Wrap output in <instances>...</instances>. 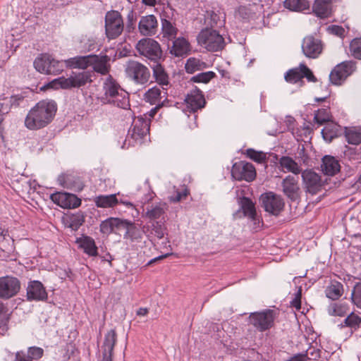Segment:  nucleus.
I'll use <instances>...</instances> for the list:
<instances>
[{"label": "nucleus", "instance_id": "4468645a", "mask_svg": "<svg viewBox=\"0 0 361 361\" xmlns=\"http://www.w3.org/2000/svg\"><path fill=\"white\" fill-rule=\"evenodd\" d=\"M323 43L321 39L312 36H306L302 42V51L309 59H317L322 54Z\"/></svg>", "mask_w": 361, "mask_h": 361}, {"label": "nucleus", "instance_id": "b1692460", "mask_svg": "<svg viewBox=\"0 0 361 361\" xmlns=\"http://www.w3.org/2000/svg\"><path fill=\"white\" fill-rule=\"evenodd\" d=\"M166 92L162 91L159 87L155 86L149 89L145 94L144 98L147 102L152 105L160 106L163 100L166 99Z\"/></svg>", "mask_w": 361, "mask_h": 361}, {"label": "nucleus", "instance_id": "1a4fd4ad", "mask_svg": "<svg viewBox=\"0 0 361 361\" xmlns=\"http://www.w3.org/2000/svg\"><path fill=\"white\" fill-rule=\"evenodd\" d=\"M149 132V121L142 117L135 118L132 124V128L129 130L128 137L133 140V142H129L130 145L135 143H142V140L147 136Z\"/></svg>", "mask_w": 361, "mask_h": 361}, {"label": "nucleus", "instance_id": "2eb2a0df", "mask_svg": "<svg viewBox=\"0 0 361 361\" xmlns=\"http://www.w3.org/2000/svg\"><path fill=\"white\" fill-rule=\"evenodd\" d=\"M128 228V233L135 230L133 228L131 221L118 218L111 217L102 221L100 224V231L105 235L111 233L115 228Z\"/></svg>", "mask_w": 361, "mask_h": 361}, {"label": "nucleus", "instance_id": "7c9ffc66", "mask_svg": "<svg viewBox=\"0 0 361 361\" xmlns=\"http://www.w3.org/2000/svg\"><path fill=\"white\" fill-rule=\"evenodd\" d=\"M190 51V44L183 37H178L173 42V46L170 50L171 54L175 56H183Z\"/></svg>", "mask_w": 361, "mask_h": 361}, {"label": "nucleus", "instance_id": "6e6552de", "mask_svg": "<svg viewBox=\"0 0 361 361\" xmlns=\"http://www.w3.org/2000/svg\"><path fill=\"white\" fill-rule=\"evenodd\" d=\"M260 201L264 210L274 216L279 215L285 205L283 198L273 192L262 194Z\"/></svg>", "mask_w": 361, "mask_h": 361}, {"label": "nucleus", "instance_id": "6e6d98bb", "mask_svg": "<svg viewBox=\"0 0 361 361\" xmlns=\"http://www.w3.org/2000/svg\"><path fill=\"white\" fill-rule=\"evenodd\" d=\"M152 230L154 232L155 235L161 239L166 233V228L164 222L156 221L152 224Z\"/></svg>", "mask_w": 361, "mask_h": 361}, {"label": "nucleus", "instance_id": "09e8293b", "mask_svg": "<svg viewBox=\"0 0 361 361\" xmlns=\"http://www.w3.org/2000/svg\"><path fill=\"white\" fill-rule=\"evenodd\" d=\"M68 82L66 80V78L59 77L58 78L54 79L47 84L44 86V88L46 89H68L67 84Z\"/></svg>", "mask_w": 361, "mask_h": 361}, {"label": "nucleus", "instance_id": "0eeeda50", "mask_svg": "<svg viewBox=\"0 0 361 361\" xmlns=\"http://www.w3.org/2000/svg\"><path fill=\"white\" fill-rule=\"evenodd\" d=\"M274 319L275 313L271 310L253 312L249 316L250 323L259 331H265L271 328Z\"/></svg>", "mask_w": 361, "mask_h": 361}, {"label": "nucleus", "instance_id": "37998d69", "mask_svg": "<svg viewBox=\"0 0 361 361\" xmlns=\"http://www.w3.org/2000/svg\"><path fill=\"white\" fill-rule=\"evenodd\" d=\"M245 154L252 161L262 164L266 162L267 155L262 151H256L254 149L250 148L246 149Z\"/></svg>", "mask_w": 361, "mask_h": 361}, {"label": "nucleus", "instance_id": "c9c22d12", "mask_svg": "<svg viewBox=\"0 0 361 361\" xmlns=\"http://www.w3.org/2000/svg\"><path fill=\"white\" fill-rule=\"evenodd\" d=\"M208 67L207 63L202 61V60L195 58L190 57L189 58L185 63V68L188 73L192 74L196 71H202L206 69Z\"/></svg>", "mask_w": 361, "mask_h": 361}, {"label": "nucleus", "instance_id": "412c9836", "mask_svg": "<svg viewBox=\"0 0 361 361\" xmlns=\"http://www.w3.org/2000/svg\"><path fill=\"white\" fill-rule=\"evenodd\" d=\"M47 298V293L42 283L38 281H31L27 288V299L30 301L44 300Z\"/></svg>", "mask_w": 361, "mask_h": 361}, {"label": "nucleus", "instance_id": "69168bd1", "mask_svg": "<svg viewBox=\"0 0 361 361\" xmlns=\"http://www.w3.org/2000/svg\"><path fill=\"white\" fill-rule=\"evenodd\" d=\"M302 79L306 78L310 82H316L317 78L310 69L305 64H300Z\"/></svg>", "mask_w": 361, "mask_h": 361}, {"label": "nucleus", "instance_id": "e433bc0d", "mask_svg": "<svg viewBox=\"0 0 361 361\" xmlns=\"http://www.w3.org/2000/svg\"><path fill=\"white\" fill-rule=\"evenodd\" d=\"M283 6L290 11L301 12L310 8V3L307 0H285Z\"/></svg>", "mask_w": 361, "mask_h": 361}, {"label": "nucleus", "instance_id": "4d7b16f0", "mask_svg": "<svg viewBox=\"0 0 361 361\" xmlns=\"http://www.w3.org/2000/svg\"><path fill=\"white\" fill-rule=\"evenodd\" d=\"M84 223V218L81 215H73L69 219V227L73 230L77 231L80 226Z\"/></svg>", "mask_w": 361, "mask_h": 361}, {"label": "nucleus", "instance_id": "a878e982", "mask_svg": "<svg viewBox=\"0 0 361 361\" xmlns=\"http://www.w3.org/2000/svg\"><path fill=\"white\" fill-rule=\"evenodd\" d=\"M109 61V59L106 55H91L90 66H92L93 70L95 72H97L102 75H106V73H108L109 70V65L108 64Z\"/></svg>", "mask_w": 361, "mask_h": 361}, {"label": "nucleus", "instance_id": "0e129e2a", "mask_svg": "<svg viewBox=\"0 0 361 361\" xmlns=\"http://www.w3.org/2000/svg\"><path fill=\"white\" fill-rule=\"evenodd\" d=\"M188 194V190L187 188H183L181 191H176L174 195L170 196L169 200L173 203L178 202L182 200L185 199Z\"/></svg>", "mask_w": 361, "mask_h": 361}, {"label": "nucleus", "instance_id": "a211bd4d", "mask_svg": "<svg viewBox=\"0 0 361 361\" xmlns=\"http://www.w3.org/2000/svg\"><path fill=\"white\" fill-rule=\"evenodd\" d=\"M187 107L191 111L195 112L204 106L205 99L204 95L199 89L195 87L188 93L185 99Z\"/></svg>", "mask_w": 361, "mask_h": 361}, {"label": "nucleus", "instance_id": "5fc2aeb1", "mask_svg": "<svg viewBox=\"0 0 361 361\" xmlns=\"http://www.w3.org/2000/svg\"><path fill=\"white\" fill-rule=\"evenodd\" d=\"M351 298L353 302L358 307L361 308V283H357L353 290Z\"/></svg>", "mask_w": 361, "mask_h": 361}, {"label": "nucleus", "instance_id": "864d4df0", "mask_svg": "<svg viewBox=\"0 0 361 361\" xmlns=\"http://www.w3.org/2000/svg\"><path fill=\"white\" fill-rule=\"evenodd\" d=\"M350 51L353 55L357 58L361 59V38L354 39L350 44Z\"/></svg>", "mask_w": 361, "mask_h": 361}, {"label": "nucleus", "instance_id": "680f3d73", "mask_svg": "<svg viewBox=\"0 0 361 361\" xmlns=\"http://www.w3.org/2000/svg\"><path fill=\"white\" fill-rule=\"evenodd\" d=\"M25 97L21 94H18L15 95H12L8 99H7V102L11 106V109L13 107H18L23 102Z\"/></svg>", "mask_w": 361, "mask_h": 361}, {"label": "nucleus", "instance_id": "c756f323", "mask_svg": "<svg viewBox=\"0 0 361 361\" xmlns=\"http://www.w3.org/2000/svg\"><path fill=\"white\" fill-rule=\"evenodd\" d=\"M240 204L244 215L255 221V224H256V221H257L258 227H259L260 221L259 219L257 218L255 207L252 200L248 197H244L240 199Z\"/></svg>", "mask_w": 361, "mask_h": 361}, {"label": "nucleus", "instance_id": "ea45409f", "mask_svg": "<svg viewBox=\"0 0 361 361\" xmlns=\"http://www.w3.org/2000/svg\"><path fill=\"white\" fill-rule=\"evenodd\" d=\"M161 30L163 37L168 39H173L178 33V29L173 25V23L166 20H161Z\"/></svg>", "mask_w": 361, "mask_h": 361}, {"label": "nucleus", "instance_id": "a18cd8bd", "mask_svg": "<svg viewBox=\"0 0 361 361\" xmlns=\"http://www.w3.org/2000/svg\"><path fill=\"white\" fill-rule=\"evenodd\" d=\"M216 76V75L214 72L207 71L198 73L192 76L190 79V81L193 82H202L207 84Z\"/></svg>", "mask_w": 361, "mask_h": 361}, {"label": "nucleus", "instance_id": "c03bdc74", "mask_svg": "<svg viewBox=\"0 0 361 361\" xmlns=\"http://www.w3.org/2000/svg\"><path fill=\"white\" fill-rule=\"evenodd\" d=\"M285 80L290 83H297L302 80L300 65L298 68L289 70L285 74Z\"/></svg>", "mask_w": 361, "mask_h": 361}, {"label": "nucleus", "instance_id": "3c124183", "mask_svg": "<svg viewBox=\"0 0 361 361\" xmlns=\"http://www.w3.org/2000/svg\"><path fill=\"white\" fill-rule=\"evenodd\" d=\"M68 197V192H58L51 195V200L57 205L62 208H66L67 204V199Z\"/></svg>", "mask_w": 361, "mask_h": 361}, {"label": "nucleus", "instance_id": "49530a36", "mask_svg": "<svg viewBox=\"0 0 361 361\" xmlns=\"http://www.w3.org/2000/svg\"><path fill=\"white\" fill-rule=\"evenodd\" d=\"M81 44L80 48L87 51H91L97 48L96 39L94 37H87V36L82 35L80 39Z\"/></svg>", "mask_w": 361, "mask_h": 361}, {"label": "nucleus", "instance_id": "20e7f679", "mask_svg": "<svg viewBox=\"0 0 361 361\" xmlns=\"http://www.w3.org/2000/svg\"><path fill=\"white\" fill-rule=\"evenodd\" d=\"M197 42L209 51L221 50L225 45L224 37L217 31L208 28L201 30L197 36Z\"/></svg>", "mask_w": 361, "mask_h": 361}, {"label": "nucleus", "instance_id": "13d9d810", "mask_svg": "<svg viewBox=\"0 0 361 361\" xmlns=\"http://www.w3.org/2000/svg\"><path fill=\"white\" fill-rule=\"evenodd\" d=\"M316 123L322 125L329 121V114L326 109H319L314 117Z\"/></svg>", "mask_w": 361, "mask_h": 361}, {"label": "nucleus", "instance_id": "8fccbe9b", "mask_svg": "<svg viewBox=\"0 0 361 361\" xmlns=\"http://www.w3.org/2000/svg\"><path fill=\"white\" fill-rule=\"evenodd\" d=\"M361 324V317L351 313L344 320V325L341 324V326H348L351 329H356Z\"/></svg>", "mask_w": 361, "mask_h": 361}, {"label": "nucleus", "instance_id": "423d86ee", "mask_svg": "<svg viewBox=\"0 0 361 361\" xmlns=\"http://www.w3.org/2000/svg\"><path fill=\"white\" fill-rule=\"evenodd\" d=\"M123 27V18L118 11L107 12L105 16V32L109 39L118 37L122 33Z\"/></svg>", "mask_w": 361, "mask_h": 361}, {"label": "nucleus", "instance_id": "72a5a7b5", "mask_svg": "<svg viewBox=\"0 0 361 361\" xmlns=\"http://www.w3.org/2000/svg\"><path fill=\"white\" fill-rule=\"evenodd\" d=\"M151 67L153 70V76L156 82L162 86H167L169 83V76L164 71V68L159 63V61L154 63Z\"/></svg>", "mask_w": 361, "mask_h": 361}, {"label": "nucleus", "instance_id": "bb28decb", "mask_svg": "<svg viewBox=\"0 0 361 361\" xmlns=\"http://www.w3.org/2000/svg\"><path fill=\"white\" fill-rule=\"evenodd\" d=\"M168 209L167 204L164 202H159L146 208L145 217L149 220H156L160 218L164 219V214Z\"/></svg>", "mask_w": 361, "mask_h": 361}, {"label": "nucleus", "instance_id": "bf43d9fd", "mask_svg": "<svg viewBox=\"0 0 361 361\" xmlns=\"http://www.w3.org/2000/svg\"><path fill=\"white\" fill-rule=\"evenodd\" d=\"M304 355L305 361L307 359L316 360L321 356V351L318 348L310 347L309 348L305 353H302Z\"/></svg>", "mask_w": 361, "mask_h": 361}, {"label": "nucleus", "instance_id": "f03ea898", "mask_svg": "<svg viewBox=\"0 0 361 361\" xmlns=\"http://www.w3.org/2000/svg\"><path fill=\"white\" fill-rule=\"evenodd\" d=\"M34 67L37 71L46 75H58L63 71V62L55 59L49 54H42L34 61Z\"/></svg>", "mask_w": 361, "mask_h": 361}, {"label": "nucleus", "instance_id": "7ed1b4c3", "mask_svg": "<svg viewBox=\"0 0 361 361\" xmlns=\"http://www.w3.org/2000/svg\"><path fill=\"white\" fill-rule=\"evenodd\" d=\"M126 77L137 85H145L151 77L149 68L144 64L133 60L128 61L125 65Z\"/></svg>", "mask_w": 361, "mask_h": 361}, {"label": "nucleus", "instance_id": "f3484780", "mask_svg": "<svg viewBox=\"0 0 361 361\" xmlns=\"http://www.w3.org/2000/svg\"><path fill=\"white\" fill-rule=\"evenodd\" d=\"M158 23L154 15L141 17L138 23V30L142 35L152 36L157 32Z\"/></svg>", "mask_w": 361, "mask_h": 361}, {"label": "nucleus", "instance_id": "774afa93", "mask_svg": "<svg viewBox=\"0 0 361 361\" xmlns=\"http://www.w3.org/2000/svg\"><path fill=\"white\" fill-rule=\"evenodd\" d=\"M301 292L302 290L300 288L295 294V297L294 299L290 302L291 306L295 307L296 310H300L301 307Z\"/></svg>", "mask_w": 361, "mask_h": 361}, {"label": "nucleus", "instance_id": "39448f33", "mask_svg": "<svg viewBox=\"0 0 361 361\" xmlns=\"http://www.w3.org/2000/svg\"><path fill=\"white\" fill-rule=\"evenodd\" d=\"M138 53L153 63L160 61L162 51L159 44L152 38H144L138 41L136 44Z\"/></svg>", "mask_w": 361, "mask_h": 361}, {"label": "nucleus", "instance_id": "338daca9", "mask_svg": "<svg viewBox=\"0 0 361 361\" xmlns=\"http://www.w3.org/2000/svg\"><path fill=\"white\" fill-rule=\"evenodd\" d=\"M327 30L330 34L334 35L340 37H343L345 33V30L343 27L336 25H332L329 26L327 27Z\"/></svg>", "mask_w": 361, "mask_h": 361}, {"label": "nucleus", "instance_id": "c85d7f7f", "mask_svg": "<svg viewBox=\"0 0 361 361\" xmlns=\"http://www.w3.org/2000/svg\"><path fill=\"white\" fill-rule=\"evenodd\" d=\"M312 8L317 16L328 18L331 13V0H315Z\"/></svg>", "mask_w": 361, "mask_h": 361}, {"label": "nucleus", "instance_id": "393cba45", "mask_svg": "<svg viewBox=\"0 0 361 361\" xmlns=\"http://www.w3.org/2000/svg\"><path fill=\"white\" fill-rule=\"evenodd\" d=\"M279 167L284 173H292L298 175L302 173L300 166L290 157L283 156L279 160Z\"/></svg>", "mask_w": 361, "mask_h": 361}, {"label": "nucleus", "instance_id": "ddd939ff", "mask_svg": "<svg viewBox=\"0 0 361 361\" xmlns=\"http://www.w3.org/2000/svg\"><path fill=\"white\" fill-rule=\"evenodd\" d=\"M231 176L235 180L250 182L256 177V170L251 163L240 161L233 165Z\"/></svg>", "mask_w": 361, "mask_h": 361}, {"label": "nucleus", "instance_id": "cd10ccee", "mask_svg": "<svg viewBox=\"0 0 361 361\" xmlns=\"http://www.w3.org/2000/svg\"><path fill=\"white\" fill-rule=\"evenodd\" d=\"M321 169L324 174L334 176L340 171V164L334 157L326 155L322 159Z\"/></svg>", "mask_w": 361, "mask_h": 361}, {"label": "nucleus", "instance_id": "5701e85b", "mask_svg": "<svg viewBox=\"0 0 361 361\" xmlns=\"http://www.w3.org/2000/svg\"><path fill=\"white\" fill-rule=\"evenodd\" d=\"M91 73L89 71H82L80 73H73L70 77L66 78L68 83L67 88L80 87L84 86L87 82H91Z\"/></svg>", "mask_w": 361, "mask_h": 361}, {"label": "nucleus", "instance_id": "f704fd0d", "mask_svg": "<svg viewBox=\"0 0 361 361\" xmlns=\"http://www.w3.org/2000/svg\"><path fill=\"white\" fill-rule=\"evenodd\" d=\"M343 293V284L336 281H331L325 290L326 296L333 300H338L340 297H341Z\"/></svg>", "mask_w": 361, "mask_h": 361}, {"label": "nucleus", "instance_id": "9b49d317", "mask_svg": "<svg viewBox=\"0 0 361 361\" xmlns=\"http://www.w3.org/2000/svg\"><path fill=\"white\" fill-rule=\"evenodd\" d=\"M354 71L355 63L353 61H343L331 71L329 75L330 81L334 85H340Z\"/></svg>", "mask_w": 361, "mask_h": 361}, {"label": "nucleus", "instance_id": "f257e3e1", "mask_svg": "<svg viewBox=\"0 0 361 361\" xmlns=\"http://www.w3.org/2000/svg\"><path fill=\"white\" fill-rule=\"evenodd\" d=\"M56 111L55 102L42 100L29 111L25 118V126L31 130L44 128L53 121Z\"/></svg>", "mask_w": 361, "mask_h": 361}, {"label": "nucleus", "instance_id": "473e14b6", "mask_svg": "<svg viewBox=\"0 0 361 361\" xmlns=\"http://www.w3.org/2000/svg\"><path fill=\"white\" fill-rule=\"evenodd\" d=\"M106 104H112L121 109H127L130 106L128 93L123 89L117 92L111 99L107 100Z\"/></svg>", "mask_w": 361, "mask_h": 361}, {"label": "nucleus", "instance_id": "052dcab7", "mask_svg": "<svg viewBox=\"0 0 361 361\" xmlns=\"http://www.w3.org/2000/svg\"><path fill=\"white\" fill-rule=\"evenodd\" d=\"M8 309L6 306L0 301V328L4 327L8 321Z\"/></svg>", "mask_w": 361, "mask_h": 361}, {"label": "nucleus", "instance_id": "79ce46f5", "mask_svg": "<svg viewBox=\"0 0 361 361\" xmlns=\"http://www.w3.org/2000/svg\"><path fill=\"white\" fill-rule=\"evenodd\" d=\"M338 126L333 123L326 124L322 130L323 138L326 141L331 142L334 137L338 136Z\"/></svg>", "mask_w": 361, "mask_h": 361}, {"label": "nucleus", "instance_id": "2f4dec72", "mask_svg": "<svg viewBox=\"0 0 361 361\" xmlns=\"http://www.w3.org/2000/svg\"><path fill=\"white\" fill-rule=\"evenodd\" d=\"M90 59L91 55L77 56L70 58L64 62L66 63V66L72 68L86 69L87 67L90 66Z\"/></svg>", "mask_w": 361, "mask_h": 361}, {"label": "nucleus", "instance_id": "f8f14e48", "mask_svg": "<svg viewBox=\"0 0 361 361\" xmlns=\"http://www.w3.org/2000/svg\"><path fill=\"white\" fill-rule=\"evenodd\" d=\"M20 289V281L14 276L0 277V298L9 299L16 295Z\"/></svg>", "mask_w": 361, "mask_h": 361}, {"label": "nucleus", "instance_id": "9d476101", "mask_svg": "<svg viewBox=\"0 0 361 361\" xmlns=\"http://www.w3.org/2000/svg\"><path fill=\"white\" fill-rule=\"evenodd\" d=\"M305 190L315 195L322 190L323 181L321 176L312 169H306L301 173Z\"/></svg>", "mask_w": 361, "mask_h": 361}, {"label": "nucleus", "instance_id": "603ef678", "mask_svg": "<svg viewBox=\"0 0 361 361\" xmlns=\"http://www.w3.org/2000/svg\"><path fill=\"white\" fill-rule=\"evenodd\" d=\"M26 354L28 355L31 361L38 360L42 357L44 350L37 346H32L27 348Z\"/></svg>", "mask_w": 361, "mask_h": 361}, {"label": "nucleus", "instance_id": "4c0bfd02", "mask_svg": "<svg viewBox=\"0 0 361 361\" xmlns=\"http://www.w3.org/2000/svg\"><path fill=\"white\" fill-rule=\"evenodd\" d=\"M94 203L98 207H113L118 203L116 195H99L94 198Z\"/></svg>", "mask_w": 361, "mask_h": 361}, {"label": "nucleus", "instance_id": "dca6fc26", "mask_svg": "<svg viewBox=\"0 0 361 361\" xmlns=\"http://www.w3.org/2000/svg\"><path fill=\"white\" fill-rule=\"evenodd\" d=\"M283 194L291 201H296L300 196V188L298 178L293 176H287L281 183Z\"/></svg>", "mask_w": 361, "mask_h": 361}, {"label": "nucleus", "instance_id": "58836bf2", "mask_svg": "<svg viewBox=\"0 0 361 361\" xmlns=\"http://www.w3.org/2000/svg\"><path fill=\"white\" fill-rule=\"evenodd\" d=\"M80 247L84 250V252L90 256L97 255V247L95 245L94 240L89 236H85L80 240Z\"/></svg>", "mask_w": 361, "mask_h": 361}, {"label": "nucleus", "instance_id": "e2e57ef3", "mask_svg": "<svg viewBox=\"0 0 361 361\" xmlns=\"http://www.w3.org/2000/svg\"><path fill=\"white\" fill-rule=\"evenodd\" d=\"M81 204V200L79 199L76 195L68 193V197L67 199V204L66 208H77Z\"/></svg>", "mask_w": 361, "mask_h": 361}, {"label": "nucleus", "instance_id": "6ab92c4d", "mask_svg": "<svg viewBox=\"0 0 361 361\" xmlns=\"http://www.w3.org/2000/svg\"><path fill=\"white\" fill-rule=\"evenodd\" d=\"M120 85L111 76L109 75L104 81L102 85L103 95L100 97V101L103 104H106V101L111 99L117 92L122 90Z\"/></svg>", "mask_w": 361, "mask_h": 361}, {"label": "nucleus", "instance_id": "a19ab883", "mask_svg": "<svg viewBox=\"0 0 361 361\" xmlns=\"http://www.w3.org/2000/svg\"><path fill=\"white\" fill-rule=\"evenodd\" d=\"M345 136L349 144L359 145L361 142V128H346Z\"/></svg>", "mask_w": 361, "mask_h": 361}, {"label": "nucleus", "instance_id": "de8ad7c7", "mask_svg": "<svg viewBox=\"0 0 361 361\" xmlns=\"http://www.w3.org/2000/svg\"><path fill=\"white\" fill-rule=\"evenodd\" d=\"M328 311L330 315L343 317L348 312V307L343 304L334 303L329 306Z\"/></svg>", "mask_w": 361, "mask_h": 361}, {"label": "nucleus", "instance_id": "4be33fe9", "mask_svg": "<svg viewBox=\"0 0 361 361\" xmlns=\"http://www.w3.org/2000/svg\"><path fill=\"white\" fill-rule=\"evenodd\" d=\"M57 181L62 187L76 192L81 191L84 187L80 178L73 174H61Z\"/></svg>", "mask_w": 361, "mask_h": 361}, {"label": "nucleus", "instance_id": "aec40b11", "mask_svg": "<svg viewBox=\"0 0 361 361\" xmlns=\"http://www.w3.org/2000/svg\"><path fill=\"white\" fill-rule=\"evenodd\" d=\"M117 341V335L114 329L109 331L104 336L102 348V361H112V354Z\"/></svg>", "mask_w": 361, "mask_h": 361}]
</instances>
